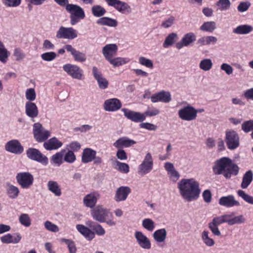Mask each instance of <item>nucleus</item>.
Returning a JSON list of instances; mask_svg holds the SVG:
<instances>
[{"mask_svg": "<svg viewBox=\"0 0 253 253\" xmlns=\"http://www.w3.org/2000/svg\"><path fill=\"white\" fill-rule=\"evenodd\" d=\"M177 188L181 197L187 202L197 200L201 192L199 182L193 178L181 179Z\"/></svg>", "mask_w": 253, "mask_h": 253, "instance_id": "1", "label": "nucleus"}, {"mask_svg": "<svg viewBox=\"0 0 253 253\" xmlns=\"http://www.w3.org/2000/svg\"><path fill=\"white\" fill-rule=\"evenodd\" d=\"M238 166L228 157H222L216 160L212 167L213 173L216 175L223 174L227 179L232 175H237L239 172Z\"/></svg>", "mask_w": 253, "mask_h": 253, "instance_id": "2", "label": "nucleus"}, {"mask_svg": "<svg viewBox=\"0 0 253 253\" xmlns=\"http://www.w3.org/2000/svg\"><path fill=\"white\" fill-rule=\"evenodd\" d=\"M110 213L112 214L110 210L102 205H98L93 208L90 211L91 215L95 220L99 222H106L109 226H115L116 225V221L112 219H106Z\"/></svg>", "mask_w": 253, "mask_h": 253, "instance_id": "3", "label": "nucleus"}, {"mask_svg": "<svg viewBox=\"0 0 253 253\" xmlns=\"http://www.w3.org/2000/svg\"><path fill=\"white\" fill-rule=\"evenodd\" d=\"M64 0V7L70 14V23L72 25H76L85 18V15L83 8L77 4L68 3V0Z\"/></svg>", "mask_w": 253, "mask_h": 253, "instance_id": "4", "label": "nucleus"}, {"mask_svg": "<svg viewBox=\"0 0 253 253\" xmlns=\"http://www.w3.org/2000/svg\"><path fill=\"white\" fill-rule=\"evenodd\" d=\"M196 109L189 104L178 110V116L182 121H192L196 119Z\"/></svg>", "mask_w": 253, "mask_h": 253, "instance_id": "5", "label": "nucleus"}, {"mask_svg": "<svg viewBox=\"0 0 253 253\" xmlns=\"http://www.w3.org/2000/svg\"><path fill=\"white\" fill-rule=\"evenodd\" d=\"M225 141L229 150H235L240 145L239 136L238 133L232 129L226 130Z\"/></svg>", "mask_w": 253, "mask_h": 253, "instance_id": "6", "label": "nucleus"}, {"mask_svg": "<svg viewBox=\"0 0 253 253\" xmlns=\"http://www.w3.org/2000/svg\"><path fill=\"white\" fill-rule=\"evenodd\" d=\"M154 162L152 156L150 152H147L142 163L139 165L138 171L141 175L150 173L153 169Z\"/></svg>", "mask_w": 253, "mask_h": 253, "instance_id": "7", "label": "nucleus"}, {"mask_svg": "<svg viewBox=\"0 0 253 253\" xmlns=\"http://www.w3.org/2000/svg\"><path fill=\"white\" fill-rule=\"evenodd\" d=\"M227 214L215 216L208 223V227L213 235L216 236L221 235V232L218 226L224 223H227Z\"/></svg>", "mask_w": 253, "mask_h": 253, "instance_id": "8", "label": "nucleus"}, {"mask_svg": "<svg viewBox=\"0 0 253 253\" xmlns=\"http://www.w3.org/2000/svg\"><path fill=\"white\" fill-rule=\"evenodd\" d=\"M33 133L37 141L42 142L46 140L50 135V132L45 129L40 123H35L33 126Z\"/></svg>", "mask_w": 253, "mask_h": 253, "instance_id": "9", "label": "nucleus"}, {"mask_svg": "<svg viewBox=\"0 0 253 253\" xmlns=\"http://www.w3.org/2000/svg\"><path fill=\"white\" fill-rule=\"evenodd\" d=\"M16 179L17 183L24 189L29 188L34 182V177L29 172H22L17 173Z\"/></svg>", "mask_w": 253, "mask_h": 253, "instance_id": "10", "label": "nucleus"}, {"mask_svg": "<svg viewBox=\"0 0 253 253\" xmlns=\"http://www.w3.org/2000/svg\"><path fill=\"white\" fill-rule=\"evenodd\" d=\"M26 155L29 159L38 162L43 165H46L48 163L46 156L43 155L39 150L36 148H28L26 151Z\"/></svg>", "mask_w": 253, "mask_h": 253, "instance_id": "11", "label": "nucleus"}, {"mask_svg": "<svg viewBox=\"0 0 253 253\" xmlns=\"http://www.w3.org/2000/svg\"><path fill=\"white\" fill-rule=\"evenodd\" d=\"M109 6L114 7L118 11L125 14L132 12V8L127 3L120 0H105Z\"/></svg>", "mask_w": 253, "mask_h": 253, "instance_id": "12", "label": "nucleus"}, {"mask_svg": "<svg viewBox=\"0 0 253 253\" xmlns=\"http://www.w3.org/2000/svg\"><path fill=\"white\" fill-rule=\"evenodd\" d=\"M64 71L73 79L82 80L84 79V72L78 66L74 64L64 65Z\"/></svg>", "mask_w": 253, "mask_h": 253, "instance_id": "13", "label": "nucleus"}, {"mask_svg": "<svg viewBox=\"0 0 253 253\" xmlns=\"http://www.w3.org/2000/svg\"><path fill=\"white\" fill-rule=\"evenodd\" d=\"M134 236L137 244L143 250H150L151 248V243L149 239L142 232L136 231Z\"/></svg>", "mask_w": 253, "mask_h": 253, "instance_id": "14", "label": "nucleus"}, {"mask_svg": "<svg viewBox=\"0 0 253 253\" xmlns=\"http://www.w3.org/2000/svg\"><path fill=\"white\" fill-rule=\"evenodd\" d=\"M92 75L96 81L98 87L101 89H106L109 86V81L105 78L101 72L95 66L92 69Z\"/></svg>", "mask_w": 253, "mask_h": 253, "instance_id": "15", "label": "nucleus"}, {"mask_svg": "<svg viewBox=\"0 0 253 253\" xmlns=\"http://www.w3.org/2000/svg\"><path fill=\"white\" fill-rule=\"evenodd\" d=\"M196 40V35L192 32L185 34L182 37L181 40L175 44L176 48L179 50L184 46H188L193 44Z\"/></svg>", "mask_w": 253, "mask_h": 253, "instance_id": "16", "label": "nucleus"}, {"mask_svg": "<svg viewBox=\"0 0 253 253\" xmlns=\"http://www.w3.org/2000/svg\"><path fill=\"white\" fill-rule=\"evenodd\" d=\"M100 198V194L98 192L93 191L85 195L83 198V202L86 207L93 209Z\"/></svg>", "mask_w": 253, "mask_h": 253, "instance_id": "17", "label": "nucleus"}, {"mask_svg": "<svg viewBox=\"0 0 253 253\" xmlns=\"http://www.w3.org/2000/svg\"><path fill=\"white\" fill-rule=\"evenodd\" d=\"M165 169L167 172V174L169 180L172 182H176L180 177L179 172L175 169L172 163L167 162L164 165Z\"/></svg>", "mask_w": 253, "mask_h": 253, "instance_id": "18", "label": "nucleus"}, {"mask_svg": "<svg viewBox=\"0 0 253 253\" xmlns=\"http://www.w3.org/2000/svg\"><path fill=\"white\" fill-rule=\"evenodd\" d=\"M125 116L128 119L134 122H141L145 120V115L138 112H134L126 108H123Z\"/></svg>", "mask_w": 253, "mask_h": 253, "instance_id": "19", "label": "nucleus"}, {"mask_svg": "<svg viewBox=\"0 0 253 253\" xmlns=\"http://www.w3.org/2000/svg\"><path fill=\"white\" fill-rule=\"evenodd\" d=\"M151 101L153 103L162 102L165 103H169L171 100V96L169 92L161 91L155 93L151 96Z\"/></svg>", "mask_w": 253, "mask_h": 253, "instance_id": "20", "label": "nucleus"}, {"mask_svg": "<svg viewBox=\"0 0 253 253\" xmlns=\"http://www.w3.org/2000/svg\"><path fill=\"white\" fill-rule=\"evenodd\" d=\"M6 151L15 154H20L23 152V148L20 143L16 139L7 142L5 145Z\"/></svg>", "mask_w": 253, "mask_h": 253, "instance_id": "21", "label": "nucleus"}, {"mask_svg": "<svg viewBox=\"0 0 253 253\" xmlns=\"http://www.w3.org/2000/svg\"><path fill=\"white\" fill-rule=\"evenodd\" d=\"M122 107L121 101L117 98L109 99L105 101L104 109L106 111L114 112L120 109Z\"/></svg>", "mask_w": 253, "mask_h": 253, "instance_id": "22", "label": "nucleus"}, {"mask_svg": "<svg viewBox=\"0 0 253 253\" xmlns=\"http://www.w3.org/2000/svg\"><path fill=\"white\" fill-rule=\"evenodd\" d=\"M64 49L69 52L77 62H84L86 60V56L84 53L76 50L71 45L68 44L64 46Z\"/></svg>", "mask_w": 253, "mask_h": 253, "instance_id": "23", "label": "nucleus"}, {"mask_svg": "<svg viewBox=\"0 0 253 253\" xmlns=\"http://www.w3.org/2000/svg\"><path fill=\"white\" fill-rule=\"evenodd\" d=\"M131 192V189L127 186H121L118 188L116 191L114 200L117 202L125 201Z\"/></svg>", "mask_w": 253, "mask_h": 253, "instance_id": "24", "label": "nucleus"}, {"mask_svg": "<svg viewBox=\"0 0 253 253\" xmlns=\"http://www.w3.org/2000/svg\"><path fill=\"white\" fill-rule=\"evenodd\" d=\"M219 204L220 206L227 208L239 206L240 205V203L236 201L235 197L232 195L221 197L219 199Z\"/></svg>", "mask_w": 253, "mask_h": 253, "instance_id": "25", "label": "nucleus"}, {"mask_svg": "<svg viewBox=\"0 0 253 253\" xmlns=\"http://www.w3.org/2000/svg\"><path fill=\"white\" fill-rule=\"evenodd\" d=\"M118 46L116 44H107L102 48V54L108 61L116 54Z\"/></svg>", "mask_w": 253, "mask_h": 253, "instance_id": "26", "label": "nucleus"}, {"mask_svg": "<svg viewBox=\"0 0 253 253\" xmlns=\"http://www.w3.org/2000/svg\"><path fill=\"white\" fill-rule=\"evenodd\" d=\"M136 141L126 137H122L117 140L113 145L117 149L129 147L136 144Z\"/></svg>", "mask_w": 253, "mask_h": 253, "instance_id": "27", "label": "nucleus"}, {"mask_svg": "<svg viewBox=\"0 0 253 253\" xmlns=\"http://www.w3.org/2000/svg\"><path fill=\"white\" fill-rule=\"evenodd\" d=\"M25 113L30 118L33 119L37 117L39 111L36 104L32 102H27L25 105Z\"/></svg>", "mask_w": 253, "mask_h": 253, "instance_id": "28", "label": "nucleus"}, {"mask_svg": "<svg viewBox=\"0 0 253 253\" xmlns=\"http://www.w3.org/2000/svg\"><path fill=\"white\" fill-rule=\"evenodd\" d=\"M96 155V152L89 148H86L83 150L82 155V161L83 163H88L92 162Z\"/></svg>", "mask_w": 253, "mask_h": 253, "instance_id": "29", "label": "nucleus"}, {"mask_svg": "<svg viewBox=\"0 0 253 253\" xmlns=\"http://www.w3.org/2000/svg\"><path fill=\"white\" fill-rule=\"evenodd\" d=\"M217 42V39L212 36H207L201 37L197 42L199 46L215 44Z\"/></svg>", "mask_w": 253, "mask_h": 253, "instance_id": "30", "label": "nucleus"}, {"mask_svg": "<svg viewBox=\"0 0 253 253\" xmlns=\"http://www.w3.org/2000/svg\"><path fill=\"white\" fill-rule=\"evenodd\" d=\"M253 31V26L248 24L240 25L233 29V33L237 35H248Z\"/></svg>", "mask_w": 253, "mask_h": 253, "instance_id": "31", "label": "nucleus"}, {"mask_svg": "<svg viewBox=\"0 0 253 253\" xmlns=\"http://www.w3.org/2000/svg\"><path fill=\"white\" fill-rule=\"evenodd\" d=\"M21 236L19 234L16 233L12 236L10 234H7L0 237V241L4 244H17L20 242Z\"/></svg>", "mask_w": 253, "mask_h": 253, "instance_id": "32", "label": "nucleus"}, {"mask_svg": "<svg viewBox=\"0 0 253 253\" xmlns=\"http://www.w3.org/2000/svg\"><path fill=\"white\" fill-rule=\"evenodd\" d=\"M227 224L229 226L237 224H242L245 222L246 219L244 215L240 214L236 216H234V213L227 214Z\"/></svg>", "mask_w": 253, "mask_h": 253, "instance_id": "33", "label": "nucleus"}, {"mask_svg": "<svg viewBox=\"0 0 253 253\" xmlns=\"http://www.w3.org/2000/svg\"><path fill=\"white\" fill-rule=\"evenodd\" d=\"M167 232L165 228L156 230L152 235L153 238L157 243L164 242L167 238Z\"/></svg>", "mask_w": 253, "mask_h": 253, "instance_id": "34", "label": "nucleus"}, {"mask_svg": "<svg viewBox=\"0 0 253 253\" xmlns=\"http://www.w3.org/2000/svg\"><path fill=\"white\" fill-rule=\"evenodd\" d=\"M62 145L61 142L59 141L56 138L52 137L43 144V146L46 150H51L57 149Z\"/></svg>", "mask_w": 253, "mask_h": 253, "instance_id": "35", "label": "nucleus"}, {"mask_svg": "<svg viewBox=\"0 0 253 253\" xmlns=\"http://www.w3.org/2000/svg\"><path fill=\"white\" fill-rule=\"evenodd\" d=\"M96 23L100 25L112 27H115L118 25V22L116 19L108 17H103L98 19Z\"/></svg>", "mask_w": 253, "mask_h": 253, "instance_id": "36", "label": "nucleus"}, {"mask_svg": "<svg viewBox=\"0 0 253 253\" xmlns=\"http://www.w3.org/2000/svg\"><path fill=\"white\" fill-rule=\"evenodd\" d=\"M201 239L207 247H211L215 245L214 240L210 237V233L208 230H204L201 233Z\"/></svg>", "mask_w": 253, "mask_h": 253, "instance_id": "37", "label": "nucleus"}, {"mask_svg": "<svg viewBox=\"0 0 253 253\" xmlns=\"http://www.w3.org/2000/svg\"><path fill=\"white\" fill-rule=\"evenodd\" d=\"M77 229L86 239L91 240L94 238V233L84 226L80 224L77 225Z\"/></svg>", "mask_w": 253, "mask_h": 253, "instance_id": "38", "label": "nucleus"}, {"mask_svg": "<svg viewBox=\"0 0 253 253\" xmlns=\"http://www.w3.org/2000/svg\"><path fill=\"white\" fill-rule=\"evenodd\" d=\"M253 179V173L252 170L247 171L243 175L241 187L246 189L251 183Z\"/></svg>", "mask_w": 253, "mask_h": 253, "instance_id": "39", "label": "nucleus"}, {"mask_svg": "<svg viewBox=\"0 0 253 253\" xmlns=\"http://www.w3.org/2000/svg\"><path fill=\"white\" fill-rule=\"evenodd\" d=\"M47 186L48 189L55 196H59L61 195V190L57 182L50 180L47 182Z\"/></svg>", "mask_w": 253, "mask_h": 253, "instance_id": "40", "label": "nucleus"}, {"mask_svg": "<svg viewBox=\"0 0 253 253\" xmlns=\"http://www.w3.org/2000/svg\"><path fill=\"white\" fill-rule=\"evenodd\" d=\"M88 226L94 230L96 234L103 236L105 234V231L102 226L92 221H88L86 223Z\"/></svg>", "mask_w": 253, "mask_h": 253, "instance_id": "41", "label": "nucleus"}, {"mask_svg": "<svg viewBox=\"0 0 253 253\" xmlns=\"http://www.w3.org/2000/svg\"><path fill=\"white\" fill-rule=\"evenodd\" d=\"M199 66L201 70L208 72L211 69L213 63L211 59L204 58L200 61Z\"/></svg>", "mask_w": 253, "mask_h": 253, "instance_id": "42", "label": "nucleus"}, {"mask_svg": "<svg viewBox=\"0 0 253 253\" xmlns=\"http://www.w3.org/2000/svg\"><path fill=\"white\" fill-rule=\"evenodd\" d=\"M216 28V23L214 21L204 22L200 27V29L204 32L212 33Z\"/></svg>", "mask_w": 253, "mask_h": 253, "instance_id": "43", "label": "nucleus"}, {"mask_svg": "<svg viewBox=\"0 0 253 253\" xmlns=\"http://www.w3.org/2000/svg\"><path fill=\"white\" fill-rule=\"evenodd\" d=\"M178 39V35L176 33H172L169 34L166 38L163 43V46L165 48H168L175 42Z\"/></svg>", "mask_w": 253, "mask_h": 253, "instance_id": "44", "label": "nucleus"}, {"mask_svg": "<svg viewBox=\"0 0 253 253\" xmlns=\"http://www.w3.org/2000/svg\"><path fill=\"white\" fill-rule=\"evenodd\" d=\"M93 15L96 17H101L106 12V9L100 5H94L91 7Z\"/></svg>", "mask_w": 253, "mask_h": 253, "instance_id": "45", "label": "nucleus"}, {"mask_svg": "<svg viewBox=\"0 0 253 253\" xmlns=\"http://www.w3.org/2000/svg\"><path fill=\"white\" fill-rule=\"evenodd\" d=\"M142 226L147 231L152 232L155 228V223L151 218H145L142 221Z\"/></svg>", "mask_w": 253, "mask_h": 253, "instance_id": "46", "label": "nucleus"}, {"mask_svg": "<svg viewBox=\"0 0 253 253\" xmlns=\"http://www.w3.org/2000/svg\"><path fill=\"white\" fill-rule=\"evenodd\" d=\"M7 193L10 198L15 199L18 197L19 190L16 186L8 184H7Z\"/></svg>", "mask_w": 253, "mask_h": 253, "instance_id": "47", "label": "nucleus"}, {"mask_svg": "<svg viewBox=\"0 0 253 253\" xmlns=\"http://www.w3.org/2000/svg\"><path fill=\"white\" fill-rule=\"evenodd\" d=\"M64 38L72 40L77 37L78 33L77 30L72 27L64 28Z\"/></svg>", "mask_w": 253, "mask_h": 253, "instance_id": "48", "label": "nucleus"}, {"mask_svg": "<svg viewBox=\"0 0 253 253\" xmlns=\"http://www.w3.org/2000/svg\"><path fill=\"white\" fill-rule=\"evenodd\" d=\"M9 53L3 42L0 41V61L5 63L9 56Z\"/></svg>", "mask_w": 253, "mask_h": 253, "instance_id": "49", "label": "nucleus"}, {"mask_svg": "<svg viewBox=\"0 0 253 253\" xmlns=\"http://www.w3.org/2000/svg\"><path fill=\"white\" fill-rule=\"evenodd\" d=\"M215 5L220 11H226L230 8L231 2L230 0H218Z\"/></svg>", "mask_w": 253, "mask_h": 253, "instance_id": "50", "label": "nucleus"}, {"mask_svg": "<svg viewBox=\"0 0 253 253\" xmlns=\"http://www.w3.org/2000/svg\"><path fill=\"white\" fill-rule=\"evenodd\" d=\"M108 61L114 67H118L125 64L128 62V60L126 58L122 57H117L115 58H113L112 57L108 60Z\"/></svg>", "mask_w": 253, "mask_h": 253, "instance_id": "51", "label": "nucleus"}, {"mask_svg": "<svg viewBox=\"0 0 253 253\" xmlns=\"http://www.w3.org/2000/svg\"><path fill=\"white\" fill-rule=\"evenodd\" d=\"M19 221L20 224L25 227H30L31 225V219L27 213H22L19 216Z\"/></svg>", "mask_w": 253, "mask_h": 253, "instance_id": "52", "label": "nucleus"}, {"mask_svg": "<svg viewBox=\"0 0 253 253\" xmlns=\"http://www.w3.org/2000/svg\"><path fill=\"white\" fill-rule=\"evenodd\" d=\"M242 129L246 133L253 131V120L245 121L242 124Z\"/></svg>", "mask_w": 253, "mask_h": 253, "instance_id": "53", "label": "nucleus"}, {"mask_svg": "<svg viewBox=\"0 0 253 253\" xmlns=\"http://www.w3.org/2000/svg\"><path fill=\"white\" fill-rule=\"evenodd\" d=\"M139 63L144 66L148 68L152 69L154 67L153 61L148 58H146L143 56H140L139 59Z\"/></svg>", "mask_w": 253, "mask_h": 253, "instance_id": "54", "label": "nucleus"}, {"mask_svg": "<svg viewBox=\"0 0 253 253\" xmlns=\"http://www.w3.org/2000/svg\"><path fill=\"white\" fill-rule=\"evenodd\" d=\"M63 156V151L59 153H57L55 155H53L51 157V161L52 163L57 166L60 165L62 163V159Z\"/></svg>", "mask_w": 253, "mask_h": 253, "instance_id": "55", "label": "nucleus"}, {"mask_svg": "<svg viewBox=\"0 0 253 253\" xmlns=\"http://www.w3.org/2000/svg\"><path fill=\"white\" fill-rule=\"evenodd\" d=\"M238 196L241 197L245 201L249 204L253 205V197L248 194L246 193L244 191L239 190L237 191Z\"/></svg>", "mask_w": 253, "mask_h": 253, "instance_id": "56", "label": "nucleus"}, {"mask_svg": "<svg viewBox=\"0 0 253 253\" xmlns=\"http://www.w3.org/2000/svg\"><path fill=\"white\" fill-rule=\"evenodd\" d=\"M116 163L118 167V169L120 172L124 173H127L129 171V167L127 164L121 163L117 161L116 162Z\"/></svg>", "mask_w": 253, "mask_h": 253, "instance_id": "57", "label": "nucleus"}, {"mask_svg": "<svg viewBox=\"0 0 253 253\" xmlns=\"http://www.w3.org/2000/svg\"><path fill=\"white\" fill-rule=\"evenodd\" d=\"M251 3L249 1H242L237 6V10L240 12H244L247 11L251 6Z\"/></svg>", "mask_w": 253, "mask_h": 253, "instance_id": "58", "label": "nucleus"}, {"mask_svg": "<svg viewBox=\"0 0 253 253\" xmlns=\"http://www.w3.org/2000/svg\"><path fill=\"white\" fill-rule=\"evenodd\" d=\"M64 243L67 247L69 253H76L77 248L75 243L73 241L64 239Z\"/></svg>", "mask_w": 253, "mask_h": 253, "instance_id": "59", "label": "nucleus"}, {"mask_svg": "<svg viewBox=\"0 0 253 253\" xmlns=\"http://www.w3.org/2000/svg\"><path fill=\"white\" fill-rule=\"evenodd\" d=\"M56 53L54 52H45L41 55V58L42 60L46 61H51L53 60L56 57Z\"/></svg>", "mask_w": 253, "mask_h": 253, "instance_id": "60", "label": "nucleus"}, {"mask_svg": "<svg viewBox=\"0 0 253 253\" xmlns=\"http://www.w3.org/2000/svg\"><path fill=\"white\" fill-rule=\"evenodd\" d=\"M81 145L77 141H73L66 145V149L68 151H78L80 149Z\"/></svg>", "mask_w": 253, "mask_h": 253, "instance_id": "61", "label": "nucleus"}, {"mask_svg": "<svg viewBox=\"0 0 253 253\" xmlns=\"http://www.w3.org/2000/svg\"><path fill=\"white\" fill-rule=\"evenodd\" d=\"M160 112V111L158 109L152 107H148L143 114L145 115V117L146 116L153 117L159 115Z\"/></svg>", "mask_w": 253, "mask_h": 253, "instance_id": "62", "label": "nucleus"}, {"mask_svg": "<svg viewBox=\"0 0 253 253\" xmlns=\"http://www.w3.org/2000/svg\"><path fill=\"white\" fill-rule=\"evenodd\" d=\"M76 159L74 153L72 151H68L64 155V161L69 163H74Z\"/></svg>", "mask_w": 253, "mask_h": 253, "instance_id": "63", "label": "nucleus"}, {"mask_svg": "<svg viewBox=\"0 0 253 253\" xmlns=\"http://www.w3.org/2000/svg\"><path fill=\"white\" fill-rule=\"evenodd\" d=\"M44 225L45 229L49 231L57 232L59 231L58 226L49 221H46Z\"/></svg>", "mask_w": 253, "mask_h": 253, "instance_id": "64", "label": "nucleus"}]
</instances>
